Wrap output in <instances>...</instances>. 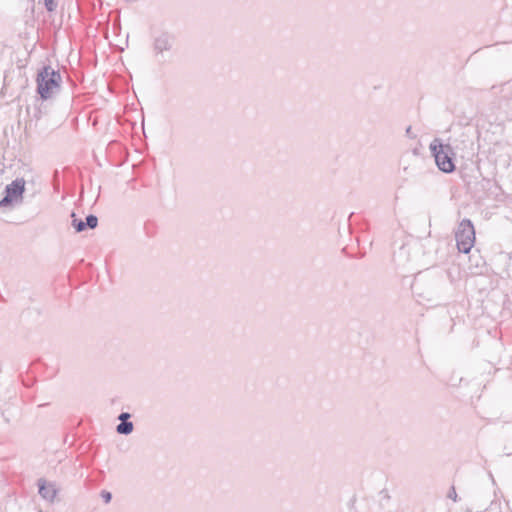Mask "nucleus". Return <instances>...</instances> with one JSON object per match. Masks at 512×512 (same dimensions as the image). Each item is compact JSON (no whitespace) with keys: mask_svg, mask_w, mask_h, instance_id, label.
<instances>
[{"mask_svg":"<svg viewBox=\"0 0 512 512\" xmlns=\"http://www.w3.org/2000/svg\"><path fill=\"white\" fill-rule=\"evenodd\" d=\"M102 500L105 502V503H109L112 499V494L109 492V491H106V490H103L100 494Z\"/></svg>","mask_w":512,"mask_h":512,"instance_id":"nucleus-11","label":"nucleus"},{"mask_svg":"<svg viewBox=\"0 0 512 512\" xmlns=\"http://www.w3.org/2000/svg\"><path fill=\"white\" fill-rule=\"evenodd\" d=\"M406 133H407L408 135H409V134H411V127H408V128L406 129Z\"/></svg>","mask_w":512,"mask_h":512,"instance_id":"nucleus-15","label":"nucleus"},{"mask_svg":"<svg viewBox=\"0 0 512 512\" xmlns=\"http://www.w3.org/2000/svg\"><path fill=\"white\" fill-rule=\"evenodd\" d=\"M131 417V414L128 413V412H122L119 416H118V419L120 420V422H126V421H129Z\"/></svg>","mask_w":512,"mask_h":512,"instance_id":"nucleus-13","label":"nucleus"},{"mask_svg":"<svg viewBox=\"0 0 512 512\" xmlns=\"http://www.w3.org/2000/svg\"><path fill=\"white\" fill-rule=\"evenodd\" d=\"M37 486L38 492L43 499L50 502H52L55 499L58 493V488L55 482L47 481L43 478H40L37 481Z\"/></svg>","mask_w":512,"mask_h":512,"instance_id":"nucleus-6","label":"nucleus"},{"mask_svg":"<svg viewBox=\"0 0 512 512\" xmlns=\"http://www.w3.org/2000/svg\"><path fill=\"white\" fill-rule=\"evenodd\" d=\"M134 425L131 421L120 422L116 426V432L120 435H129L133 432Z\"/></svg>","mask_w":512,"mask_h":512,"instance_id":"nucleus-8","label":"nucleus"},{"mask_svg":"<svg viewBox=\"0 0 512 512\" xmlns=\"http://www.w3.org/2000/svg\"><path fill=\"white\" fill-rule=\"evenodd\" d=\"M449 144L451 145L452 149L454 148L456 150H464L469 145H472V140L463 128H459L458 131H455L454 135L450 138Z\"/></svg>","mask_w":512,"mask_h":512,"instance_id":"nucleus-7","label":"nucleus"},{"mask_svg":"<svg viewBox=\"0 0 512 512\" xmlns=\"http://www.w3.org/2000/svg\"><path fill=\"white\" fill-rule=\"evenodd\" d=\"M72 222L71 225L74 227L76 232H82L87 229L85 221L78 219L74 212L71 213Z\"/></svg>","mask_w":512,"mask_h":512,"instance_id":"nucleus-9","label":"nucleus"},{"mask_svg":"<svg viewBox=\"0 0 512 512\" xmlns=\"http://www.w3.org/2000/svg\"><path fill=\"white\" fill-rule=\"evenodd\" d=\"M447 496H448V498H450V499H452V500L456 501L457 493H456V490H455V488H454V487H452V488L449 490V492H448V495H447Z\"/></svg>","mask_w":512,"mask_h":512,"instance_id":"nucleus-14","label":"nucleus"},{"mask_svg":"<svg viewBox=\"0 0 512 512\" xmlns=\"http://www.w3.org/2000/svg\"><path fill=\"white\" fill-rule=\"evenodd\" d=\"M25 181L16 179L5 187V195L0 200V212L13 209L22 203Z\"/></svg>","mask_w":512,"mask_h":512,"instance_id":"nucleus-4","label":"nucleus"},{"mask_svg":"<svg viewBox=\"0 0 512 512\" xmlns=\"http://www.w3.org/2000/svg\"><path fill=\"white\" fill-rule=\"evenodd\" d=\"M457 248L462 253H469L475 243V230L469 219H463L455 232Z\"/></svg>","mask_w":512,"mask_h":512,"instance_id":"nucleus-5","label":"nucleus"},{"mask_svg":"<svg viewBox=\"0 0 512 512\" xmlns=\"http://www.w3.org/2000/svg\"><path fill=\"white\" fill-rule=\"evenodd\" d=\"M175 37L167 32L157 35L152 44L154 61L160 65H166L173 61Z\"/></svg>","mask_w":512,"mask_h":512,"instance_id":"nucleus-2","label":"nucleus"},{"mask_svg":"<svg viewBox=\"0 0 512 512\" xmlns=\"http://www.w3.org/2000/svg\"><path fill=\"white\" fill-rule=\"evenodd\" d=\"M430 151L435 158L437 167L444 173H451L455 170L452 147L450 144H443L436 138L430 143Z\"/></svg>","mask_w":512,"mask_h":512,"instance_id":"nucleus-3","label":"nucleus"},{"mask_svg":"<svg viewBox=\"0 0 512 512\" xmlns=\"http://www.w3.org/2000/svg\"><path fill=\"white\" fill-rule=\"evenodd\" d=\"M37 92L41 99L51 98L60 89L61 75L50 66L43 67L37 74Z\"/></svg>","mask_w":512,"mask_h":512,"instance_id":"nucleus-1","label":"nucleus"},{"mask_svg":"<svg viewBox=\"0 0 512 512\" xmlns=\"http://www.w3.org/2000/svg\"><path fill=\"white\" fill-rule=\"evenodd\" d=\"M85 225L87 227V229H94L97 227L98 225V218L93 215V214H90L86 217V220H85Z\"/></svg>","mask_w":512,"mask_h":512,"instance_id":"nucleus-10","label":"nucleus"},{"mask_svg":"<svg viewBox=\"0 0 512 512\" xmlns=\"http://www.w3.org/2000/svg\"><path fill=\"white\" fill-rule=\"evenodd\" d=\"M45 6L48 11H53L56 7L55 0H45Z\"/></svg>","mask_w":512,"mask_h":512,"instance_id":"nucleus-12","label":"nucleus"}]
</instances>
